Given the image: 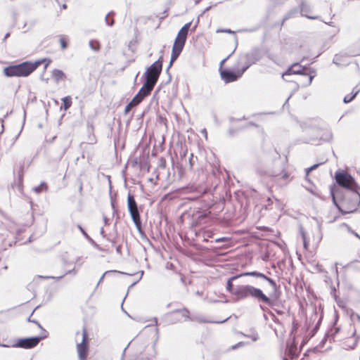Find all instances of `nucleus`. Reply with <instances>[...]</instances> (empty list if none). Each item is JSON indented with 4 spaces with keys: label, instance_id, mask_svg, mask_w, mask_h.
<instances>
[{
    "label": "nucleus",
    "instance_id": "nucleus-1",
    "mask_svg": "<svg viewBox=\"0 0 360 360\" xmlns=\"http://www.w3.org/2000/svg\"><path fill=\"white\" fill-rule=\"evenodd\" d=\"M37 65L32 62L26 61L18 65H9L4 68L3 72L8 77H25L36 70Z\"/></svg>",
    "mask_w": 360,
    "mask_h": 360
},
{
    "label": "nucleus",
    "instance_id": "nucleus-2",
    "mask_svg": "<svg viewBox=\"0 0 360 360\" xmlns=\"http://www.w3.org/2000/svg\"><path fill=\"white\" fill-rule=\"evenodd\" d=\"M191 25V22L186 23L179 31L172 46L170 60L171 65L178 58L185 46Z\"/></svg>",
    "mask_w": 360,
    "mask_h": 360
},
{
    "label": "nucleus",
    "instance_id": "nucleus-3",
    "mask_svg": "<svg viewBox=\"0 0 360 360\" xmlns=\"http://www.w3.org/2000/svg\"><path fill=\"white\" fill-rule=\"evenodd\" d=\"M302 75L305 77L304 81L300 82L302 87L309 86L313 79L316 77V73L314 70H311L306 67L300 65L299 63L292 64L285 72L283 73L282 77L290 75Z\"/></svg>",
    "mask_w": 360,
    "mask_h": 360
},
{
    "label": "nucleus",
    "instance_id": "nucleus-4",
    "mask_svg": "<svg viewBox=\"0 0 360 360\" xmlns=\"http://www.w3.org/2000/svg\"><path fill=\"white\" fill-rule=\"evenodd\" d=\"M335 179L336 183L347 190L354 193V195H358V186L354 178L345 171H338L335 174Z\"/></svg>",
    "mask_w": 360,
    "mask_h": 360
},
{
    "label": "nucleus",
    "instance_id": "nucleus-5",
    "mask_svg": "<svg viewBox=\"0 0 360 360\" xmlns=\"http://www.w3.org/2000/svg\"><path fill=\"white\" fill-rule=\"evenodd\" d=\"M226 60L227 58L222 60L220 63L219 73L221 78L226 83L236 82L243 76L245 71L242 66L240 67V65L238 66V65L237 68L233 71L224 68V65Z\"/></svg>",
    "mask_w": 360,
    "mask_h": 360
},
{
    "label": "nucleus",
    "instance_id": "nucleus-6",
    "mask_svg": "<svg viewBox=\"0 0 360 360\" xmlns=\"http://www.w3.org/2000/svg\"><path fill=\"white\" fill-rule=\"evenodd\" d=\"M163 58L160 56L158 60L148 67L145 72L146 82L155 86L162 70Z\"/></svg>",
    "mask_w": 360,
    "mask_h": 360
},
{
    "label": "nucleus",
    "instance_id": "nucleus-7",
    "mask_svg": "<svg viewBox=\"0 0 360 360\" xmlns=\"http://www.w3.org/2000/svg\"><path fill=\"white\" fill-rule=\"evenodd\" d=\"M236 294L240 297H247L248 296H251L257 298L265 303L269 302V297H267L260 289L250 285L242 287Z\"/></svg>",
    "mask_w": 360,
    "mask_h": 360
},
{
    "label": "nucleus",
    "instance_id": "nucleus-8",
    "mask_svg": "<svg viewBox=\"0 0 360 360\" xmlns=\"http://www.w3.org/2000/svg\"><path fill=\"white\" fill-rule=\"evenodd\" d=\"M127 207L129 212L130 213L131 217L135 224L136 228L139 230L141 229V217L139 214V211L138 209L137 203L135 200V198L133 195L129 193L127 195Z\"/></svg>",
    "mask_w": 360,
    "mask_h": 360
},
{
    "label": "nucleus",
    "instance_id": "nucleus-9",
    "mask_svg": "<svg viewBox=\"0 0 360 360\" xmlns=\"http://www.w3.org/2000/svg\"><path fill=\"white\" fill-rule=\"evenodd\" d=\"M262 58V53L259 50L255 49L245 54L238 62V65H242V68L246 71L252 65L256 63Z\"/></svg>",
    "mask_w": 360,
    "mask_h": 360
},
{
    "label": "nucleus",
    "instance_id": "nucleus-10",
    "mask_svg": "<svg viewBox=\"0 0 360 360\" xmlns=\"http://www.w3.org/2000/svg\"><path fill=\"white\" fill-rule=\"evenodd\" d=\"M82 341L77 344V350L80 360H86L89 352V338L88 332L86 327H84L82 331Z\"/></svg>",
    "mask_w": 360,
    "mask_h": 360
},
{
    "label": "nucleus",
    "instance_id": "nucleus-11",
    "mask_svg": "<svg viewBox=\"0 0 360 360\" xmlns=\"http://www.w3.org/2000/svg\"><path fill=\"white\" fill-rule=\"evenodd\" d=\"M359 194L358 193L357 195H355L354 200H349L348 198L342 200L340 206L339 207L340 211L344 213H352L356 211L359 205Z\"/></svg>",
    "mask_w": 360,
    "mask_h": 360
},
{
    "label": "nucleus",
    "instance_id": "nucleus-12",
    "mask_svg": "<svg viewBox=\"0 0 360 360\" xmlns=\"http://www.w3.org/2000/svg\"><path fill=\"white\" fill-rule=\"evenodd\" d=\"M154 86H155L145 82L136 95L143 100L150 94Z\"/></svg>",
    "mask_w": 360,
    "mask_h": 360
},
{
    "label": "nucleus",
    "instance_id": "nucleus-13",
    "mask_svg": "<svg viewBox=\"0 0 360 360\" xmlns=\"http://www.w3.org/2000/svg\"><path fill=\"white\" fill-rule=\"evenodd\" d=\"M255 276V277L264 278L266 281H267L271 285H273V286L276 285V283L273 279H271L269 277H267L264 274L259 273L257 271L245 272V273L240 274L239 276Z\"/></svg>",
    "mask_w": 360,
    "mask_h": 360
},
{
    "label": "nucleus",
    "instance_id": "nucleus-14",
    "mask_svg": "<svg viewBox=\"0 0 360 360\" xmlns=\"http://www.w3.org/2000/svg\"><path fill=\"white\" fill-rule=\"evenodd\" d=\"M51 77L56 82L63 81L66 79L65 74L62 70L58 69L53 70L51 72Z\"/></svg>",
    "mask_w": 360,
    "mask_h": 360
},
{
    "label": "nucleus",
    "instance_id": "nucleus-15",
    "mask_svg": "<svg viewBox=\"0 0 360 360\" xmlns=\"http://www.w3.org/2000/svg\"><path fill=\"white\" fill-rule=\"evenodd\" d=\"M58 41L62 50L68 48L69 44V37L67 35L60 34L58 36Z\"/></svg>",
    "mask_w": 360,
    "mask_h": 360
},
{
    "label": "nucleus",
    "instance_id": "nucleus-16",
    "mask_svg": "<svg viewBox=\"0 0 360 360\" xmlns=\"http://www.w3.org/2000/svg\"><path fill=\"white\" fill-rule=\"evenodd\" d=\"M63 105L60 107L64 110H68L72 105V98L70 96H65L62 98Z\"/></svg>",
    "mask_w": 360,
    "mask_h": 360
},
{
    "label": "nucleus",
    "instance_id": "nucleus-17",
    "mask_svg": "<svg viewBox=\"0 0 360 360\" xmlns=\"http://www.w3.org/2000/svg\"><path fill=\"white\" fill-rule=\"evenodd\" d=\"M51 62H52V60L50 58H43V59L32 62V64L37 65L36 69L41 64H44V69L46 70L49 67V65L51 63Z\"/></svg>",
    "mask_w": 360,
    "mask_h": 360
},
{
    "label": "nucleus",
    "instance_id": "nucleus-18",
    "mask_svg": "<svg viewBox=\"0 0 360 360\" xmlns=\"http://www.w3.org/2000/svg\"><path fill=\"white\" fill-rule=\"evenodd\" d=\"M358 93H359V90L353 89L352 91L349 94H347L345 96L344 102L345 103H349L356 97V96L358 94Z\"/></svg>",
    "mask_w": 360,
    "mask_h": 360
},
{
    "label": "nucleus",
    "instance_id": "nucleus-19",
    "mask_svg": "<svg viewBox=\"0 0 360 360\" xmlns=\"http://www.w3.org/2000/svg\"><path fill=\"white\" fill-rule=\"evenodd\" d=\"M176 315H181L186 319L189 318V311L186 309H178L174 312Z\"/></svg>",
    "mask_w": 360,
    "mask_h": 360
},
{
    "label": "nucleus",
    "instance_id": "nucleus-20",
    "mask_svg": "<svg viewBox=\"0 0 360 360\" xmlns=\"http://www.w3.org/2000/svg\"><path fill=\"white\" fill-rule=\"evenodd\" d=\"M297 347L295 345H290L288 349V354L292 358L296 355Z\"/></svg>",
    "mask_w": 360,
    "mask_h": 360
},
{
    "label": "nucleus",
    "instance_id": "nucleus-21",
    "mask_svg": "<svg viewBox=\"0 0 360 360\" xmlns=\"http://www.w3.org/2000/svg\"><path fill=\"white\" fill-rule=\"evenodd\" d=\"M290 177V173L286 170H283L281 174V179L287 181Z\"/></svg>",
    "mask_w": 360,
    "mask_h": 360
},
{
    "label": "nucleus",
    "instance_id": "nucleus-22",
    "mask_svg": "<svg viewBox=\"0 0 360 360\" xmlns=\"http://www.w3.org/2000/svg\"><path fill=\"white\" fill-rule=\"evenodd\" d=\"M142 99L141 98H140L139 96H138L137 95H136L133 99L131 101L132 103H134L135 104V105H138L139 103H141L142 102Z\"/></svg>",
    "mask_w": 360,
    "mask_h": 360
},
{
    "label": "nucleus",
    "instance_id": "nucleus-23",
    "mask_svg": "<svg viewBox=\"0 0 360 360\" xmlns=\"http://www.w3.org/2000/svg\"><path fill=\"white\" fill-rule=\"evenodd\" d=\"M2 269H7V265L4 259H0V271Z\"/></svg>",
    "mask_w": 360,
    "mask_h": 360
},
{
    "label": "nucleus",
    "instance_id": "nucleus-24",
    "mask_svg": "<svg viewBox=\"0 0 360 360\" xmlns=\"http://www.w3.org/2000/svg\"><path fill=\"white\" fill-rule=\"evenodd\" d=\"M234 278H232L231 279H229L227 282V290L230 292L232 291V288H233V283H232V279H233Z\"/></svg>",
    "mask_w": 360,
    "mask_h": 360
},
{
    "label": "nucleus",
    "instance_id": "nucleus-25",
    "mask_svg": "<svg viewBox=\"0 0 360 360\" xmlns=\"http://www.w3.org/2000/svg\"><path fill=\"white\" fill-rule=\"evenodd\" d=\"M302 237H303V243H304V247L306 250L308 249L309 248V243L308 241L307 240V238H306V236L304 234L302 235Z\"/></svg>",
    "mask_w": 360,
    "mask_h": 360
},
{
    "label": "nucleus",
    "instance_id": "nucleus-26",
    "mask_svg": "<svg viewBox=\"0 0 360 360\" xmlns=\"http://www.w3.org/2000/svg\"><path fill=\"white\" fill-rule=\"evenodd\" d=\"M228 240H229V238H228L222 237V238H217V239L215 240V242H217V243H219V242H225V241H228Z\"/></svg>",
    "mask_w": 360,
    "mask_h": 360
},
{
    "label": "nucleus",
    "instance_id": "nucleus-27",
    "mask_svg": "<svg viewBox=\"0 0 360 360\" xmlns=\"http://www.w3.org/2000/svg\"><path fill=\"white\" fill-rule=\"evenodd\" d=\"M131 109H132V108L131 106H129V104H127L124 109V113L126 115L128 114L131 111Z\"/></svg>",
    "mask_w": 360,
    "mask_h": 360
},
{
    "label": "nucleus",
    "instance_id": "nucleus-28",
    "mask_svg": "<svg viewBox=\"0 0 360 360\" xmlns=\"http://www.w3.org/2000/svg\"><path fill=\"white\" fill-rule=\"evenodd\" d=\"M110 18V16H109V15H108L106 16V18H105L106 22H107L108 25H112V24H113L114 21H113V20H111V22H109V20H110V18Z\"/></svg>",
    "mask_w": 360,
    "mask_h": 360
},
{
    "label": "nucleus",
    "instance_id": "nucleus-29",
    "mask_svg": "<svg viewBox=\"0 0 360 360\" xmlns=\"http://www.w3.org/2000/svg\"><path fill=\"white\" fill-rule=\"evenodd\" d=\"M318 166H319V165H312L311 167H310L309 168L307 169V172H309L315 169Z\"/></svg>",
    "mask_w": 360,
    "mask_h": 360
},
{
    "label": "nucleus",
    "instance_id": "nucleus-30",
    "mask_svg": "<svg viewBox=\"0 0 360 360\" xmlns=\"http://www.w3.org/2000/svg\"><path fill=\"white\" fill-rule=\"evenodd\" d=\"M82 189H83V185H82V183L81 182L79 184V190L80 193H82Z\"/></svg>",
    "mask_w": 360,
    "mask_h": 360
},
{
    "label": "nucleus",
    "instance_id": "nucleus-31",
    "mask_svg": "<svg viewBox=\"0 0 360 360\" xmlns=\"http://www.w3.org/2000/svg\"><path fill=\"white\" fill-rule=\"evenodd\" d=\"M22 176H23L22 174H20V176H19V180H20V184H22Z\"/></svg>",
    "mask_w": 360,
    "mask_h": 360
},
{
    "label": "nucleus",
    "instance_id": "nucleus-32",
    "mask_svg": "<svg viewBox=\"0 0 360 360\" xmlns=\"http://www.w3.org/2000/svg\"><path fill=\"white\" fill-rule=\"evenodd\" d=\"M128 104H129V106H131L132 108L136 106L135 104L131 101H130Z\"/></svg>",
    "mask_w": 360,
    "mask_h": 360
},
{
    "label": "nucleus",
    "instance_id": "nucleus-33",
    "mask_svg": "<svg viewBox=\"0 0 360 360\" xmlns=\"http://www.w3.org/2000/svg\"><path fill=\"white\" fill-rule=\"evenodd\" d=\"M223 32H227V33H232V31L230 30H224Z\"/></svg>",
    "mask_w": 360,
    "mask_h": 360
},
{
    "label": "nucleus",
    "instance_id": "nucleus-34",
    "mask_svg": "<svg viewBox=\"0 0 360 360\" xmlns=\"http://www.w3.org/2000/svg\"><path fill=\"white\" fill-rule=\"evenodd\" d=\"M9 35H10V34H9V33H8V34H6V36H5V37H4V41H6V39L9 37Z\"/></svg>",
    "mask_w": 360,
    "mask_h": 360
},
{
    "label": "nucleus",
    "instance_id": "nucleus-35",
    "mask_svg": "<svg viewBox=\"0 0 360 360\" xmlns=\"http://www.w3.org/2000/svg\"><path fill=\"white\" fill-rule=\"evenodd\" d=\"M332 196H333V200L334 202H335V198L334 193H332Z\"/></svg>",
    "mask_w": 360,
    "mask_h": 360
},
{
    "label": "nucleus",
    "instance_id": "nucleus-36",
    "mask_svg": "<svg viewBox=\"0 0 360 360\" xmlns=\"http://www.w3.org/2000/svg\"><path fill=\"white\" fill-rule=\"evenodd\" d=\"M353 340V338H349L347 339V342H350Z\"/></svg>",
    "mask_w": 360,
    "mask_h": 360
},
{
    "label": "nucleus",
    "instance_id": "nucleus-37",
    "mask_svg": "<svg viewBox=\"0 0 360 360\" xmlns=\"http://www.w3.org/2000/svg\"><path fill=\"white\" fill-rule=\"evenodd\" d=\"M207 236L211 237L210 232H207Z\"/></svg>",
    "mask_w": 360,
    "mask_h": 360
},
{
    "label": "nucleus",
    "instance_id": "nucleus-38",
    "mask_svg": "<svg viewBox=\"0 0 360 360\" xmlns=\"http://www.w3.org/2000/svg\"><path fill=\"white\" fill-rule=\"evenodd\" d=\"M309 18H311V19H315L316 18L315 17H309Z\"/></svg>",
    "mask_w": 360,
    "mask_h": 360
}]
</instances>
